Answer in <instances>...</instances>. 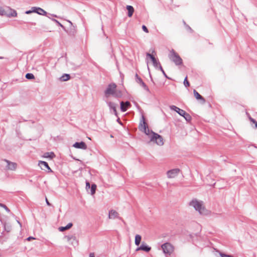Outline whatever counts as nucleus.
I'll list each match as a JSON object with an SVG mask.
<instances>
[{
  "instance_id": "6e6552de",
  "label": "nucleus",
  "mask_w": 257,
  "mask_h": 257,
  "mask_svg": "<svg viewBox=\"0 0 257 257\" xmlns=\"http://www.w3.org/2000/svg\"><path fill=\"white\" fill-rule=\"evenodd\" d=\"M180 172L179 169H173L167 172V175L169 178H174L176 177Z\"/></svg>"
},
{
  "instance_id": "09e8293b",
  "label": "nucleus",
  "mask_w": 257,
  "mask_h": 257,
  "mask_svg": "<svg viewBox=\"0 0 257 257\" xmlns=\"http://www.w3.org/2000/svg\"><path fill=\"white\" fill-rule=\"evenodd\" d=\"M152 53H155V50H153Z\"/></svg>"
},
{
  "instance_id": "473e14b6",
  "label": "nucleus",
  "mask_w": 257,
  "mask_h": 257,
  "mask_svg": "<svg viewBox=\"0 0 257 257\" xmlns=\"http://www.w3.org/2000/svg\"><path fill=\"white\" fill-rule=\"evenodd\" d=\"M184 25L186 26V27L187 29V30H189L191 33H192L193 31L191 29V28H190V27H189L188 25H186L185 22H184Z\"/></svg>"
},
{
  "instance_id": "4c0bfd02",
  "label": "nucleus",
  "mask_w": 257,
  "mask_h": 257,
  "mask_svg": "<svg viewBox=\"0 0 257 257\" xmlns=\"http://www.w3.org/2000/svg\"><path fill=\"white\" fill-rule=\"evenodd\" d=\"M90 187V183L88 182H86V188L87 189Z\"/></svg>"
},
{
  "instance_id": "a18cd8bd",
  "label": "nucleus",
  "mask_w": 257,
  "mask_h": 257,
  "mask_svg": "<svg viewBox=\"0 0 257 257\" xmlns=\"http://www.w3.org/2000/svg\"><path fill=\"white\" fill-rule=\"evenodd\" d=\"M5 204H2V203H0V206L2 207H3V206H4Z\"/></svg>"
},
{
  "instance_id": "37998d69",
  "label": "nucleus",
  "mask_w": 257,
  "mask_h": 257,
  "mask_svg": "<svg viewBox=\"0 0 257 257\" xmlns=\"http://www.w3.org/2000/svg\"><path fill=\"white\" fill-rule=\"evenodd\" d=\"M4 11H2V10L0 11V14L3 15Z\"/></svg>"
},
{
  "instance_id": "72a5a7b5",
  "label": "nucleus",
  "mask_w": 257,
  "mask_h": 257,
  "mask_svg": "<svg viewBox=\"0 0 257 257\" xmlns=\"http://www.w3.org/2000/svg\"><path fill=\"white\" fill-rule=\"evenodd\" d=\"M68 240H70L71 239H73L74 240H76V238L75 237L73 236H66Z\"/></svg>"
},
{
  "instance_id": "c9c22d12",
  "label": "nucleus",
  "mask_w": 257,
  "mask_h": 257,
  "mask_svg": "<svg viewBox=\"0 0 257 257\" xmlns=\"http://www.w3.org/2000/svg\"><path fill=\"white\" fill-rule=\"evenodd\" d=\"M142 29H143V31L144 32H145L146 33H148L149 32L148 29H147V28L145 25H143L142 26Z\"/></svg>"
},
{
  "instance_id": "423d86ee",
  "label": "nucleus",
  "mask_w": 257,
  "mask_h": 257,
  "mask_svg": "<svg viewBox=\"0 0 257 257\" xmlns=\"http://www.w3.org/2000/svg\"><path fill=\"white\" fill-rule=\"evenodd\" d=\"M150 141L155 143L159 146H162L164 144L162 137L157 133L153 134V136L151 137V140Z\"/></svg>"
},
{
  "instance_id": "c03bdc74",
  "label": "nucleus",
  "mask_w": 257,
  "mask_h": 257,
  "mask_svg": "<svg viewBox=\"0 0 257 257\" xmlns=\"http://www.w3.org/2000/svg\"><path fill=\"white\" fill-rule=\"evenodd\" d=\"M4 11H2V10L0 11V14L3 15Z\"/></svg>"
},
{
  "instance_id": "f8f14e48",
  "label": "nucleus",
  "mask_w": 257,
  "mask_h": 257,
  "mask_svg": "<svg viewBox=\"0 0 257 257\" xmlns=\"http://www.w3.org/2000/svg\"><path fill=\"white\" fill-rule=\"evenodd\" d=\"M32 9L33 10V13H36L42 16H46L47 15V12L41 8L32 7Z\"/></svg>"
},
{
  "instance_id": "2f4dec72",
  "label": "nucleus",
  "mask_w": 257,
  "mask_h": 257,
  "mask_svg": "<svg viewBox=\"0 0 257 257\" xmlns=\"http://www.w3.org/2000/svg\"><path fill=\"white\" fill-rule=\"evenodd\" d=\"M249 120L251 122L255 124V127L257 128V121H256L253 118L249 117Z\"/></svg>"
},
{
  "instance_id": "2eb2a0df",
  "label": "nucleus",
  "mask_w": 257,
  "mask_h": 257,
  "mask_svg": "<svg viewBox=\"0 0 257 257\" xmlns=\"http://www.w3.org/2000/svg\"><path fill=\"white\" fill-rule=\"evenodd\" d=\"M73 147L75 148L81 149L83 150H86L87 149V145L83 142H76L73 144Z\"/></svg>"
},
{
  "instance_id": "6ab92c4d",
  "label": "nucleus",
  "mask_w": 257,
  "mask_h": 257,
  "mask_svg": "<svg viewBox=\"0 0 257 257\" xmlns=\"http://www.w3.org/2000/svg\"><path fill=\"white\" fill-rule=\"evenodd\" d=\"M142 118L143 122L140 123L139 128L140 131L143 132L144 130H146V128L147 127L148 125L145 121V118L144 116L142 117Z\"/></svg>"
},
{
  "instance_id": "f704fd0d",
  "label": "nucleus",
  "mask_w": 257,
  "mask_h": 257,
  "mask_svg": "<svg viewBox=\"0 0 257 257\" xmlns=\"http://www.w3.org/2000/svg\"><path fill=\"white\" fill-rule=\"evenodd\" d=\"M220 255L221 257H233V256L232 255H226L224 253H220Z\"/></svg>"
},
{
  "instance_id": "79ce46f5",
  "label": "nucleus",
  "mask_w": 257,
  "mask_h": 257,
  "mask_svg": "<svg viewBox=\"0 0 257 257\" xmlns=\"http://www.w3.org/2000/svg\"><path fill=\"white\" fill-rule=\"evenodd\" d=\"M35 239V238L34 237H31V236L27 238L28 240H31V239Z\"/></svg>"
},
{
  "instance_id": "bb28decb",
  "label": "nucleus",
  "mask_w": 257,
  "mask_h": 257,
  "mask_svg": "<svg viewBox=\"0 0 257 257\" xmlns=\"http://www.w3.org/2000/svg\"><path fill=\"white\" fill-rule=\"evenodd\" d=\"M48 18L51 19L52 21L56 23L58 25L60 26L61 27H62L64 30H65V28L63 25H62L59 21H58L57 20L53 19V18H50L48 17Z\"/></svg>"
},
{
  "instance_id": "49530a36",
  "label": "nucleus",
  "mask_w": 257,
  "mask_h": 257,
  "mask_svg": "<svg viewBox=\"0 0 257 257\" xmlns=\"http://www.w3.org/2000/svg\"><path fill=\"white\" fill-rule=\"evenodd\" d=\"M4 59V57H2V56L0 57V59Z\"/></svg>"
},
{
  "instance_id": "7ed1b4c3",
  "label": "nucleus",
  "mask_w": 257,
  "mask_h": 257,
  "mask_svg": "<svg viewBox=\"0 0 257 257\" xmlns=\"http://www.w3.org/2000/svg\"><path fill=\"white\" fill-rule=\"evenodd\" d=\"M170 108L171 110L177 112L181 116H183L186 121L189 122L191 120L192 117L191 115L184 110L181 109L175 105H171L170 106Z\"/></svg>"
},
{
  "instance_id": "c756f323",
  "label": "nucleus",
  "mask_w": 257,
  "mask_h": 257,
  "mask_svg": "<svg viewBox=\"0 0 257 257\" xmlns=\"http://www.w3.org/2000/svg\"><path fill=\"white\" fill-rule=\"evenodd\" d=\"M163 73V75L166 77V78H168V76L167 75H166V73L165 72L164 70H163L162 67L161 65H160V67L158 68Z\"/></svg>"
},
{
  "instance_id": "58836bf2",
  "label": "nucleus",
  "mask_w": 257,
  "mask_h": 257,
  "mask_svg": "<svg viewBox=\"0 0 257 257\" xmlns=\"http://www.w3.org/2000/svg\"><path fill=\"white\" fill-rule=\"evenodd\" d=\"M32 13H33V10L32 9V10H29V11H27L26 12V14H30Z\"/></svg>"
},
{
  "instance_id": "b1692460",
  "label": "nucleus",
  "mask_w": 257,
  "mask_h": 257,
  "mask_svg": "<svg viewBox=\"0 0 257 257\" xmlns=\"http://www.w3.org/2000/svg\"><path fill=\"white\" fill-rule=\"evenodd\" d=\"M39 165H40L41 168L42 167V166H43L44 167H45V168H46L47 169L49 170L50 171H52V170L50 169V168L49 167L48 163L45 161H39Z\"/></svg>"
},
{
  "instance_id": "39448f33",
  "label": "nucleus",
  "mask_w": 257,
  "mask_h": 257,
  "mask_svg": "<svg viewBox=\"0 0 257 257\" xmlns=\"http://www.w3.org/2000/svg\"><path fill=\"white\" fill-rule=\"evenodd\" d=\"M161 247L164 253L170 255L174 251V246L170 243L166 242L163 244Z\"/></svg>"
},
{
  "instance_id": "9b49d317",
  "label": "nucleus",
  "mask_w": 257,
  "mask_h": 257,
  "mask_svg": "<svg viewBox=\"0 0 257 257\" xmlns=\"http://www.w3.org/2000/svg\"><path fill=\"white\" fill-rule=\"evenodd\" d=\"M108 218L110 219H114L115 218L121 219V218L119 216L118 213L113 209H111L109 211Z\"/></svg>"
},
{
  "instance_id": "412c9836",
  "label": "nucleus",
  "mask_w": 257,
  "mask_h": 257,
  "mask_svg": "<svg viewBox=\"0 0 257 257\" xmlns=\"http://www.w3.org/2000/svg\"><path fill=\"white\" fill-rule=\"evenodd\" d=\"M126 9L128 11L127 16L129 17H131L134 12V9L131 6H127Z\"/></svg>"
},
{
  "instance_id": "f03ea898",
  "label": "nucleus",
  "mask_w": 257,
  "mask_h": 257,
  "mask_svg": "<svg viewBox=\"0 0 257 257\" xmlns=\"http://www.w3.org/2000/svg\"><path fill=\"white\" fill-rule=\"evenodd\" d=\"M189 205L193 206L201 215H205L209 214L208 210L205 208L201 201L193 199L189 203Z\"/></svg>"
},
{
  "instance_id": "dca6fc26",
  "label": "nucleus",
  "mask_w": 257,
  "mask_h": 257,
  "mask_svg": "<svg viewBox=\"0 0 257 257\" xmlns=\"http://www.w3.org/2000/svg\"><path fill=\"white\" fill-rule=\"evenodd\" d=\"M151 247L149 246L148 245H147L144 243H142L140 247H138L136 249V251L142 250L145 251L146 252H149L151 250Z\"/></svg>"
},
{
  "instance_id": "a878e982",
  "label": "nucleus",
  "mask_w": 257,
  "mask_h": 257,
  "mask_svg": "<svg viewBox=\"0 0 257 257\" xmlns=\"http://www.w3.org/2000/svg\"><path fill=\"white\" fill-rule=\"evenodd\" d=\"M141 236L139 235V234H137L135 236V244L136 245H139L140 243H141Z\"/></svg>"
},
{
  "instance_id": "ddd939ff",
  "label": "nucleus",
  "mask_w": 257,
  "mask_h": 257,
  "mask_svg": "<svg viewBox=\"0 0 257 257\" xmlns=\"http://www.w3.org/2000/svg\"><path fill=\"white\" fill-rule=\"evenodd\" d=\"M8 10L10 12H6L5 11H3V15L5 14L9 17H16L17 16V13L15 10L8 8Z\"/></svg>"
},
{
  "instance_id": "4be33fe9",
  "label": "nucleus",
  "mask_w": 257,
  "mask_h": 257,
  "mask_svg": "<svg viewBox=\"0 0 257 257\" xmlns=\"http://www.w3.org/2000/svg\"><path fill=\"white\" fill-rule=\"evenodd\" d=\"M72 225H73V224L72 223H69L66 226H65L64 227L62 226V227H59V230L60 231H63L64 230H66L67 229L70 228L72 226Z\"/></svg>"
},
{
  "instance_id": "ea45409f",
  "label": "nucleus",
  "mask_w": 257,
  "mask_h": 257,
  "mask_svg": "<svg viewBox=\"0 0 257 257\" xmlns=\"http://www.w3.org/2000/svg\"><path fill=\"white\" fill-rule=\"evenodd\" d=\"M46 203L49 206H50L51 205V204L49 203V202L48 201V199L47 198H46Z\"/></svg>"
},
{
  "instance_id": "5701e85b",
  "label": "nucleus",
  "mask_w": 257,
  "mask_h": 257,
  "mask_svg": "<svg viewBox=\"0 0 257 257\" xmlns=\"http://www.w3.org/2000/svg\"><path fill=\"white\" fill-rule=\"evenodd\" d=\"M55 157V154L53 152H47L44 153L43 157L52 159Z\"/></svg>"
},
{
  "instance_id": "4468645a",
  "label": "nucleus",
  "mask_w": 257,
  "mask_h": 257,
  "mask_svg": "<svg viewBox=\"0 0 257 257\" xmlns=\"http://www.w3.org/2000/svg\"><path fill=\"white\" fill-rule=\"evenodd\" d=\"M120 109L122 112H125L127 110L128 108L131 106V104L128 101L124 102L123 101L120 102Z\"/></svg>"
},
{
  "instance_id": "9d476101",
  "label": "nucleus",
  "mask_w": 257,
  "mask_h": 257,
  "mask_svg": "<svg viewBox=\"0 0 257 257\" xmlns=\"http://www.w3.org/2000/svg\"><path fill=\"white\" fill-rule=\"evenodd\" d=\"M136 82L140 84L145 90H146L147 92H150V90L147 85L144 82L143 80L139 76V75L136 74L135 75Z\"/></svg>"
},
{
  "instance_id": "aec40b11",
  "label": "nucleus",
  "mask_w": 257,
  "mask_h": 257,
  "mask_svg": "<svg viewBox=\"0 0 257 257\" xmlns=\"http://www.w3.org/2000/svg\"><path fill=\"white\" fill-rule=\"evenodd\" d=\"M143 132L145 133V134L149 137V138L150 139V141L151 140V137L153 136V134H155V133L152 131L150 130L148 127L146 128V130H144Z\"/></svg>"
},
{
  "instance_id": "20e7f679",
  "label": "nucleus",
  "mask_w": 257,
  "mask_h": 257,
  "mask_svg": "<svg viewBox=\"0 0 257 257\" xmlns=\"http://www.w3.org/2000/svg\"><path fill=\"white\" fill-rule=\"evenodd\" d=\"M169 59L172 61L176 65H179L182 64V60L179 55L175 52L174 50H172L169 54Z\"/></svg>"
},
{
  "instance_id": "f257e3e1",
  "label": "nucleus",
  "mask_w": 257,
  "mask_h": 257,
  "mask_svg": "<svg viewBox=\"0 0 257 257\" xmlns=\"http://www.w3.org/2000/svg\"><path fill=\"white\" fill-rule=\"evenodd\" d=\"M104 94L106 97L112 95L115 97L119 98L122 96L121 92L116 89V85L114 83H110L107 86L104 91Z\"/></svg>"
},
{
  "instance_id": "de8ad7c7",
  "label": "nucleus",
  "mask_w": 257,
  "mask_h": 257,
  "mask_svg": "<svg viewBox=\"0 0 257 257\" xmlns=\"http://www.w3.org/2000/svg\"><path fill=\"white\" fill-rule=\"evenodd\" d=\"M53 16L54 17H56V18L57 17V16L56 15H53Z\"/></svg>"
},
{
  "instance_id": "1a4fd4ad",
  "label": "nucleus",
  "mask_w": 257,
  "mask_h": 257,
  "mask_svg": "<svg viewBox=\"0 0 257 257\" xmlns=\"http://www.w3.org/2000/svg\"><path fill=\"white\" fill-rule=\"evenodd\" d=\"M146 56H147V57H149L151 59V60L153 62V65L156 68H158L160 67V65H161V64H160L159 61H158L155 58V57L153 56V55L149 53H147L146 54Z\"/></svg>"
},
{
  "instance_id": "c85d7f7f",
  "label": "nucleus",
  "mask_w": 257,
  "mask_h": 257,
  "mask_svg": "<svg viewBox=\"0 0 257 257\" xmlns=\"http://www.w3.org/2000/svg\"><path fill=\"white\" fill-rule=\"evenodd\" d=\"M96 189V185L95 184H92L91 186V194L93 195L95 193Z\"/></svg>"
},
{
  "instance_id": "f3484780",
  "label": "nucleus",
  "mask_w": 257,
  "mask_h": 257,
  "mask_svg": "<svg viewBox=\"0 0 257 257\" xmlns=\"http://www.w3.org/2000/svg\"><path fill=\"white\" fill-rule=\"evenodd\" d=\"M107 104L109 106V108L112 109L115 115L117 116V111L116 110V106H117V104L111 101L107 102Z\"/></svg>"
},
{
  "instance_id": "8fccbe9b",
  "label": "nucleus",
  "mask_w": 257,
  "mask_h": 257,
  "mask_svg": "<svg viewBox=\"0 0 257 257\" xmlns=\"http://www.w3.org/2000/svg\"><path fill=\"white\" fill-rule=\"evenodd\" d=\"M69 23H70L71 24H72V23H71V22H70V21H69Z\"/></svg>"
},
{
  "instance_id": "e433bc0d",
  "label": "nucleus",
  "mask_w": 257,
  "mask_h": 257,
  "mask_svg": "<svg viewBox=\"0 0 257 257\" xmlns=\"http://www.w3.org/2000/svg\"><path fill=\"white\" fill-rule=\"evenodd\" d=\"M3 207L8 212H10V210L5 205H4V206H3Z\"/></svg>"
},
{
  "instance_id": "a211bd4d",
  "label": "nucleus",
  "mask_w": 257,
  "mask_h": 257,
  "mask_svg": "<svg viewBox=\"0 0 257 257\" xmlns=\"http://www.w3.org/2000/svg\"><path fill=\"white\" fill-rule=\"evenodd\" d=\"M193 93L197 100H201L202 103H205V99L196 90H194Z\"/></svg>"
},
{
  "instance_id": "393cba45",
  "label": "nucleus",
  "mask_w": 257,
  "mask_h": 257,
  "mask_svg": "<svg viewBox=\"0 0 257 257\" xmlns=\"http://www.w3.org/2000/svg\"><path fill=\"white\" fill-rule=\"evenodd\" d=\"M70 78V76L68 74H63L60 78V80L62 81H66L69 80Z\"/></svg>"
},
{
  "instance_id": "0eeeda50",
  "label": "nucleus",
  "mask_w": 257,
  "mask_h": 257,
  "mask_svg": "<svg viewBox=\"0 0 257 257\" xmlns=\"http://www.w3.org/2000/svg\"><path fill=\"white\" fill-rule=\"evenodd\" d=\"M4 161L7 163L6 167V170L15 171L17 167V163L11 162L6 159H5Z\"/></svg>"
},
{
  "instance_id": "a19ab883",
  "label": "nucleus",
  "mask_w": 257,
  "mask_h": 257,
  "mask_svg": "<svg viewBox=\"0 0 257 257\" xmlns=\"http://www.w3.org/2000/svg\"><path fill=\"white\" fill-rule=\"evenodd\" d=\"M89 257H94V253L93 252H91L89 254Z\"/></svg>"
},
{
  "instance_id": "cd10ccee",
  "label": "nucleus",
  "mask_w": 257,
  "mask_h": 257,
  "mask_svg": "<svg viewBox=\"0 0 257 257\" xmlns=\"http://www.w3.org/2000/svg\"><path fill=\"white\" fill-rule=\"evenodd\" d=\"M25 77L28 79H34L35 78V76L33 75V74L30 73H27Z\"/></svg>"
},
{
  "instance_id": "7c9ffc66",
  "label": "nucleus",
  "mask_w": 257,
  "mask_h": 257,
  "mask_svg": "<svg viewBox=\"0 0 257 257\" xmlns=\"http://www.w3.org/2000/svg\"><path fill=\"white\" fill-rule=\"evenodd\" d=\"M184 84L186 87H188L189 86V82L187 79V77H186V78L184 79Z\"/></svg>"
}]
</instances>
